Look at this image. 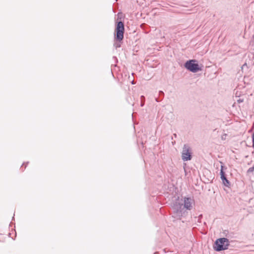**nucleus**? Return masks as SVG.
<instances>
[{
	"instance_id": "obj_9",
	"label": "nucleus",
	"mask_w": 254,
	"mask_h": 254,
	"mask_svg": "<svg viewBox=\"0 0 254 254\" xmlns=\"http://www.w3.org/2000/svg\"><path fill=\"white\" fill-rule=\"evenodd\" d=\"M252 139H253V147L254 148V133H253L252 135Z\"/></svg>"
},
{
	"instance_id": "obj_8",
	"label": "nucleus",
	"mask_w": 254,
	"mask_h": 254,
	"mask_svg": "<svg viewBox=\"0 0 254 254\" xmlns=\"http://www.w3.org/2000/svg\"><path fill=\"white\" fill-rule=\"evenodd\" d=\"M254 170V167H251L248 170V172H252Z\"/></svg>"
},
{
	"instance_id": "obj_14",
	"label": "nucleus",
	"mask_w": 254,
	"mask_h": 254,
	"mask_svg": "<svg viewBox=\"0 0 254 254\" xmlns=\"http://www.w3.org/2000/svg\"><path fill=\"white\" fill-rule=\"evenodd\" d=\"M155 100H156V102H159V100H158V98H156Z\"/></svg>"
},
{
	"instance_id": "obj_12",
	"label": "nucleus",
	"mask_w": 254,
	"mask_h": 254,
	"mask_svg": "<svg viewBox=\"0 0 254 254\" xmlns=\"http://www.w3.org/2000/svg\"><path fill=\"white\" fill-rule=\"evenodd\" d=\"M226 134H225L224 135H223L222 136V139H224L225 138V137H224V136H226Z\"/></svg>"
},
{
	"instance_id": "obj_3",
	"label": "nucleus",
	"mask_w": 254,
	"mask_h": 254,
	"mask_svg": "<svg viewBox=\"0 0 254 254\" xmlns=\"http://www.w3.org/2000/svg\"><path fill=\"white\" fill-rule=\"evenodd\" d=\"M185 67L190 71L194 73L201 70L198 64L196 63V61L194 60L187 61L185 64Z\"/></svg>"
},
{
	"instance_id": "obj_6",
	"label": "nucleus",
	"mask_w": 254,
	"mask_h": 254,
	"mask_svg": "<svg viewBox=\"0 0 254 254\" xmlns=\"http://www.w3.org/2000/svg\"><path fill=\"white\" fill-rule=\"evenodd\" d=\"M223 166L221 165L220 171L221 179L222 181L223 184L226 187H229L230 186V183L225 177V173L223 171Z\"/></svg>"
},
{
	"instance_id": "obj_5",
	"label": "nucleus",
	"mask_w": 254,
	"mask_h": 254,
	"mask_svg": "<svg viewBox=\"0 0 254 254\" xmlns=\"http://www.w3.org/2000/svg\"><path fill=\"white\" fill-rule=\"evenodd\" d=\"M116 39L119 41L123 40L124 38V25L123 22L119 21L118 22L116 27Z\"/></svg>"
},
{
	"instance_id": "obj_10",
	"label": "nucleus",
	"mask_w": 254,
	"mask_h": 254,
	"mask_svg": "<svg viewBox=\"0 0 254 254\" xmlns=\"http://www.w3.org/2000/svg\"><path fill=\"white\" fill-rule=\"evenodd\" d=\"M243 101H244V100L242 99H241V98H240L238 100H237V102L239 103H242Z\"/></svg>"
},
{
	"instance_id": "obj_11",
	"label": "nucleus",
	"mask_w": 254,
	"mask_h": 254,
	"mask_svg": "<svg viewBox=\"0 0 254 254\" xmlns=\"http://www.w3.org/2000/svg\"><path fill=\"white\" fill-rule=\"evenodd\" d=\"M116 48L120 47V44H117L116 45Z\"/></svg>"
},
{
	"instance_id": "obj_1",
	"label": "nucleus",
	"mask_w": 254,
	"mask_h": 254,
	"mask_svg": "<svg viewBox=\"0 0 254 254\" xmlns=\"http://www.w3.org/2000/svg\"><path fill=\"white\" fill-rule=\"evenodd\" d=\"M194 204V200L190 197H185L182 202H176L174 205V209L177 212H182L184 208L187 210H191Z\"/></svg>"
},
{
	"instance_id": "obj_2",
	"label": "nucleus",
	"mask_w": 254,
	"mask_h": 254,
	"mask_svg": "<svg viewBox=\"0 0 254 254\" xmlns=\"http://www.w3.org/2000/svg\"><path fill=\"white\" fill-rule=\"evenodd\" d=\"M229 241L228 239L222 238L217 239L213 245L214 249L217 252L228 249Z\"/></svg>"
},
{
	"instance_id": "obj_13",
	"label": "nucleus",
	"mask_w": 254,
	"mask_h": 254,
	"mask_svg": "<svg viewBox=\"0 0 254 254\" xmlns=\"http://www.w3.org/2000/svg\"><path fill=\"white\" fill-rule=\"evenodd\" d=\"M159 93H160V94H164L163 92L162 91H160Z\"/></svg>"
},
{
	"instance_id": "obj_4",
	"label": "nucleus",
	"mask_w": 254,
	"mask_h": 254,
	"mask_svg": "<svg viewBox=\"0 0 254 254\" xmlns=\"http://www.w3.org/2000/svg\"><path fill=\"white\" fill-rule=\"evenodd\" d=\"M182 159L184 161L190 160L191 159V148L188 144H184L183 146Z\"/></svg>"
},
{
	"instance_id": "obj_7",
	"label": "nucleus",
	"mask_w": 254,
	"mask_h": 254,
	"mask_svg": "<svg viewBox=\"0 0 254 254\" xmlns=\"http://www.w3.org/2000/svg\"><path fill=\"white\" fill-rule=\"evenodd\" d=\"M141 99V106L143 107L145 103V97L144 96L142 95L140 97Z\"/></svg>"
}]
</instances>
